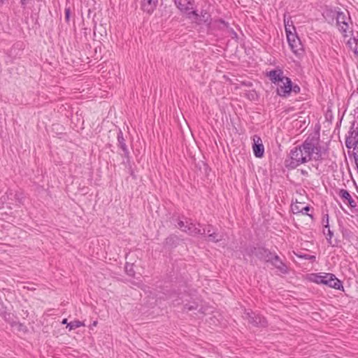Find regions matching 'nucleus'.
<instances>
[{"label":"nucleus","instance_id":"nucleus-1","mask_svg":"<svg viewBox=\"0 0 358 358\" xmlns=\"http://www.w3.org/2000/svg\"><path fill=\"white\" fill-rule=\"evenodd\" d=\"M323 152L313 139L307 138L301 145L296 146L290 150L289 159L285 160V166L295 169L300 164L311 159L321 160Z\"/></svg>","mask_w":358,"mask_h":358},{"label":"nucleus","instance_id":"nucleus-2","mask_svg":"<svg viewBox=\"0 0 358 358\" xmlns=\"http://www.w3.org/2000/svg\"><path fill=\"white\" fill-rule=\"evenodd\" d=\"M285 27L287 41L292 52L297 56L303 55L304 52L303 45L298 36L292 31V29L295 30L294 27L287 26V24H285Z\"/></svg>","mask_w":358,"mask_h":358},{"label":"nucleus","instance_id":"nucleus-3","mask_svg":"<svg viewBox=\"0 0 358 358\" xmlns=\"http://www.w3.org/2000/svg\"><path fill=\"white\" fill-rule=\"evenodd\" d=\"M334 13H336V23L339 30L342 32L343 37H348V31L350 28L349 22L350 21L349 14H345L342 11H336Z\"/></svg>","mask_w":358,"mask_h":358},{"label":"nucleus","instance_id":"nucleus-4","mask_svg":"<svg viewBox=\"0 0 358 358\" xmlns=\"http://www.w3.org/2000/svg\"><path fill=\"white\" fill-rule=\"evenodd\" d=\"M243 317L255 327H265L267 324L265 317L252 311H245Z\"/></svg>","mask_w":358,"mask_h":358},{"label":"nucleus","instance_id":"nucleus-5","mask_svg":"<svg viewBox=\"0 0 358 358\" xmlns=\"http://www.w3.org/2000/svg\"><path fill=\"white\" fill-rule=\"evenodd\" d=\"M188 18L193 20L196 23L208 22L210 20V15L206 10H201L200 13L192 10L188 13Z\"/></svg>","mask_w":358,"mask_h":358},{"label":"nucleus","instance_id":"nucleus-6","mask_svg":"<svg viewBox=\"0 0 358 358\" xmlns=\"http://www.w3.org/2000/svg\"><path fill=\"white\" fill-rule=\"evenodd\" d=\"M322 284L336 289L343 288L342 282L339 280L335 275L329 273H324Z\"/></svg>","mask_w":358,"mask_h":358},{"label":"nucleus","instance_id":"nucleus-7","mask_svg":"<svg viewBox=\"0 0 358 358\" xmlns=\"http://www.w3.org/2000/svg\"><path fill=\"white\" fill-rule=\"evenodd\" d=\"M291 83L292 80L289 78L278 83L276 90L277 94L281 97H288L291 94Z\"/></svg>","mask_w":358,"mask_h":358},{"label":"nucleus","instance_id":"nucleus-8","mask_svg":"<svg viewBox=\"0 0 358 358\" xmlns=\"http://www.w3.org/2000/svg\"><path fill=\"white\" fill-rule=\"evenodd\" d=\"M266 75L269 78L270 80L275 85H278L288 78L284 76L283 71L280 69L271 70L267 72Z\"/></svg>","mask_w":358,"mask_h":358},{"label":"nucleus","instance_id":"nucleus-9","mask_svg":"<svg viewBox=\"0 0 358 358\" xmlns=\"http://www.w3.org/2000/svg\"><path fill=\"white\" fill-rule=\"evenodd\" d=\"M177 8L182 13H186L188 17V13L193 10L194 0H175Z\"/></svg>","mask_w":358,"mask_h":358},{"label":"nucleus","instance_id":"nucleus-10","mask_svg":"<svg viewBox=\"0 0 358 358\" xmlns=\"http://www.w3.org/2000/svg\"><path fill=\"white\" fill-rule=\"evenodd\" d=\"M345 145L348 148H353L356 151L355 156L358 157V135L353 132H348L345 139Z\"/></svg>","mask_w":358,"mask_h":358},{"label":"nucleus","instance_id":"nucleus-11","mask_svg":"<svg viewBox=\"0 0 358 358\" xmlns=\"http://www.w3.org/2000/svg\"><path fill=\"white\" fill-rule=\"evenodd\" d=\"M338 194L343 203L348 204L350 208L357 206L356 201L353 199L348 190L341 189L338 191Z\"/></svg>","mask_w":358,"mask_h":358},{"label":"nucleus","instance_id":"nucleus-12","mask_svg":"<svg viewBox=\"0 0 358 358\" xmlns=\"http://www.w3.org/2000/svg\"><path fill=\"white\" fill-rule=\"evenodd\" d=\"M253 152L255 157L260 158L262 157L264 153V148L261 142V138L259 136H254Z\"/></svg>","mask_w":358,"mask_h":358},{"label":"nucleus","instance_id":"nucleus-13","mask_svg":"<svg viewBox=\"0 0 358 358\" xmlns=\"http://www.w3.org/2000/svg\"><path fill=\"white\" fill-rule=\"evenodd\" d=\"M182 231L192 236H196L199 234H204L206 233L205 229H201L199 227H197L195 224L190 221L188 222L187 228L182 229Z\"/></svg>","mask_w":358,"mask_h":358},{"label":"nucleus","instance_id":"nucleus-14","mask_svg":"<svg viewBox=\"0 0 358 358\" xmlns=\"http://www.w3.org/2000/svg\"><path fill=\"white\" fill-rule=\"evenodd\" d=\"M273 253H271L268 250L265 249L264 248H259L255 249V255L259 259L264 260L266 262H269L271 260Z\"/></svg>","mask_w":358,"mask_h":358},{"label":"nucleus","instance_id":"nucleus-15","mask_svg":"<svg viewBox=\"0 0 358 358\" xmlns=\"http://www.w3.org/2000/svg\"><path fill=\"white\" fill-rule=\"evenodd\" d=\"M269 262H271L281 273H287V266L282 262L277 255L273 254Z\"/></svg>","mask_w":358,"mask_h":358},{"label":"nucleus","instance_id":"nucleus-16","mask_svg":"<svg viewBox=\"0 0 358 358\" xmlns=\"http://www.w3.org/2000/svg\"><path fill=\"white\" fill-rule=\"evenodd\" d=\"M158 3V0H142V8L143 10L150 14L155 9Z\"/></svg>","mask_w":358,"mask_h":358},{"label":"nucleus","instance_id":"nucleus-17","mask_svg":"<svg viewBox=\"0 0 358 358\" xmlns=\"http://www.w3.org/2000/svg\"><path fill=\"white\" fill-rule=\"evenodd\" d=\"M117 142L118 146L122 149V150L124 153L125 157H128L129 152L126 145L125 139L124 138L123 133L122 132V131H120L117 134Z\"/></svg>","mask_w":358,"mask_h":358},{"label":"nucleus","instance_id":"nucleus-18","mask_svg":"<svg viewBox=\"0 0 358 358\" xmlns=\"http://www.w3.org/2000/svg\"><path fill=\"white\" fill-rule=\"evenodd\" d=\"M347 45L353 51L355 57L358 58V39L354 36L350 37L347 42Z\"/></svg>","mask_w":358,"mask_h":358},{"label":"nucleus","instance_id":"nucleus-19","mask_svg":"<svg viewBox=\"0 0 358 358\" xmlns=\"http://www.w3.org/2000/svg\"><path fill=\"white\" fill-rule=\"evenodd\" d=\"M323 234L324 236H326V238L328 241V243L331 245L332 246H334L335 244H334L331 241V238L334 236V233L332 231L330 230L329 226L328 227V228L324 227L323 229Z\"/></svg>","mask_w":358,"mask_h":358},{"label":"nucleus","instance_id":"nucleus-20","mask_svg":"<svg viewBox=\"0 0 358 358\" xmlns=\"http://www.w3.org/2000/svg\"><path fill=\"white\" fill-rule=\"evenodd\" d=\"M323 278H324V274L321 275L319 273H313V274H311V275L310 277V280L317 284H322Z\"/></svg>","mask_w":358,"mask_h":358},{"label":"nucleus","instance_id":"nucleus-21","mask_svg":"<svg viewBox=\"0 0 358 358\" xmlns=\"http://www.w3.org/2000/svg\"><path fill=\"white\" fill-rule=\"evenodd\" d=\"M85 326V324L80 321L78 320H74L71 322H69L66 327L69 328V331L76 329L78 327Z\"/></svg>","mask_w":358,"mask_h":358},{"label":"nucleus","instance_id":"nucleus-22","mask_svg":"<svg viewBox=\"0 0 358 358\" xmlns=\"http://www.w3.org/2000/svg\"><path fill=\"white\" fill-rule=\"evenodd\" d=\"M303 206H304L303 203H300V202H296L294 204H292V206H291L292 211L293 212L294 214L300 213V212L302 211V208Z\"/></svg>","mask_w":358,"mask_h":358},{"label":"nucleus","instance_id":"nucleus-23","mask_svg":"<svg viewBox=\"0 0 358 358\" xmlns=\"http://www.w3.org/2000/svg\"><path fill=\"white\" fill-rule=\"evenodd\" d=\"M209 241L217 243L222 239V236H220L218 234L215 232H213L212 234H209L208 236Z\"/></svg>","mask_w":358,"mask_h":358},{"label":"nucleus","instance_id":"nucleus-24","mask_svg":"<svg viewBox=\"0 0 358 358\" xmlns=\"http://www.w3.org/2000/svg\"><path fill=\"white\" fill-rule=\"evenodd\" d=\"M198 307V305L196 303H193V304L187 303L184 306V309L185 310H196Z\"/></svg>","mask_w":358,"mask_h":358},{"label":"nucleus","instance_id":"nucleus-25","mask_svg":"<svg viewBox=\"0 0 358 358\" xmlns=\"http://www.w3.org/2000/svg\"><path fill=\"white\" fill-rule=\"evenodd\" d=\"M300 87L298 85H294L292 83H291V93L293 92L296 94L300 92Z\"/></svg>","mask_w":358,"mask_h":358},{"label":"nucleus","instance_id":"nucleus-26","mask_svg":"<svg viewBox=\"0 0 358 358\" xmlns=\"http://www.w3.org/2000/svg\"><path fill=\"white\" fill-rule=\"evenodd\" d=\"M188 222H189V221L184 222V221L180 220L178 222V227L182 231V229L187 228Z\"/></svg>","mask_w":358,"mask_h":358},{"label":"nucleus","instance_id":"nucleus-27","mask_svg":"<svg viewBox=\"0 0 358 358\" xmlns=\"http://www.w3.org/2000/svg\"><path fill=\"white\" fill-rule=\"evenodd\" d=\"M322 224L324 225V228H328L329 225V215L327 214L324 215L322 217Z\"/></svg>","mask_w":358,"mask_h":358},{"label":"nucleus","instance_id":"nucleus-28","mask_svg":"<svg viewBox=\"0 0 358 358\" xmlns=\"http://www.w3.org/2000/svg\"><path fill=\"white\" fill-rule=\"evenodd\" d=\"M310 208L308 206H304L302 208V211H301L300 213H302L303 215H307L312 217V215L308 214V211L310 210Z\"/></svg>","mask_w":358,"mask_h":358},{"label":"nucleus","instance_id":"nucleus-29","mask_svg":"<svg viewBox=\"0 0 358 358\" xmlns=\"http://www.w3.org/2000/svg\"><path fill=\"white\" fill-rule=\"evenodd\" d=\"M130 267H131V266H130ZM126 271L127 272V274L129 275L130 276H133L134 275V271L132 269V268H130L129 269L127 266H126Z\"/></svg>","mask_w":358,"mask_h":358},{"label":"nucleus","instance_id":"nucleus-30","mask_svg":"<svg viewBox=\"0 0 358 358\" xmlns=\"http://www.w3.org/2000/svg\"><path fill=\"white\" fill-rule=\"evenodd\" d=\"M212 229H213V227L211 225H208V227L205 229L208 236L209 235V234H212L213 232H215L214 231L212 230Z\"/></svg>","mask_w":358,"mask_h":358},{"label":"nucleus","instance_id":"nucleus-31","mask_svg":"<svg viewBox=\"0 0 358 358\" xmlns=\"http://www.w3.org/2000/svg\"><path fill=\"white\" fill-rule=\"evenodd\" d=\"M66 17L68 19L69 17L70 10L69 9H66Z\"/></svg>","mask_w":358,"mask_h":358},{"label":"nucleus","instance_id":"nucleus-32","mask_svg":"<svg viewBox=\"0 0 358 358\" xmlns=\"http://www.w3.org/2000/svg\"><path fill=\"white\" fill-rule=\"evenodd\" d=\"M62 323L64 324H66V325L69 324L68 322H67V319H64L62 320Z\"/></svg>","mask_w":358,"mask_h":358},{"label":"nucleus","instance_id":"nucleus-33","mask_svg":"<svg viewBox=\"0 0 358 358\" xmlns=\"http://www.w3.org/2000/svg\"><path fill=\"white\" fill-rule=\"evenodd\" d=\"M20 1H21V3H22V5L26 4V3H27V0H20Z\"/></svg>","mask_w":358,"mask_h":358},{"label":"nucleus","instance_id":"nucleus-34","mask_svg":"<svg viewBox=\"0 0 358 358\" xmlns=\"http://www.w3.org/2000/svg\"><path fill=\"white\" fill-rule=\"evenodd\" d=\"M96 324H97V322L96 321H94L93 322V324H92V325L94 326V327L96 326Z\"/></svg>","mask_w":358,"mask_h":358},{"label":"nucleus","instance_id":"nucleus-35","mask_svg":"<svg viewBox=\"0 0 358 358\" xmlns=\"http://www.w3.org/2000/svg\"><path fill=\"white\" fill-rule=\"evenodd\" d=\"M28 289H30V290H34L35 289L34 288H31V287H27Z\"/></svg>","mask_w":358,"mask_h":358},{"label":"nucleus","instance_id":"nucleus-36","mask_svg":"<svg viewBox=\"0 0 358 358\" xmlns=\"http://www.w3.org/2000/svg\"><path fill=\"white\" fill-rule=\"evenodd\" d=\"M28 289H30V290H34L35 289L34 288H31V287H27Z\"/></svg>","mask_w":358,"mask_h":358},{"label":"nucleus","instance_id":"nucleus-37","mask_svg":"<svg viewBox=\"0 0 358 358\" xmlns=\"http://www.w3.org/2000/svg\"><path fill=\"white\" fill-rule=\"evenodd\" d=\"M2 2L3 1V0H1Z\"/></svg>","mask_w":358,"mask_h":358}]
</instances>
